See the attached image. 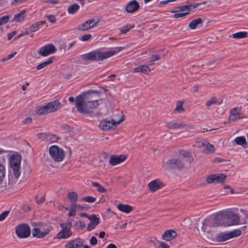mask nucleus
<instances>
[{
  "mask_svg": "<svg viewBox=\"0 0 248 248\" xmlns=\"http://www.w3.org/2000/svg\"><path fill=\"white\" fill-rule=\"evenodd\" d=\"M89 23L88 21H86L84 22H83L81 25H79L77 29L80 31H85L88 30H89L91 29L90 26H89Z\"/></svg>",
  "mask_w": 248,
  "mask_h": 248,
  "instance_id": "obj_38",
  "label": "nucleus"
},
{
  "mask_svg": "<svg viewBox=\"0 0 248 248\" xmlns=\"http://www.w3.org/2000/svg\"><path fill=\"white\" fill-rule=\"evenodd\" d=\"M162 186H163V184L159 179L153 180L148 184L150 190L151 191H155L159 189Z\"/></svg>",
  "mask_w": 248,
  "mask_h": 248,
  "instance_id": "obj_21",
  "label": "nucleus"
},
{
  "mask_svg": "<svg viewBox=\"0 0 248 248\" xmlns=\"http://www.w3.org/2000/svg\"><path fill=\"white\" fill-rule=\"evenodd\" d=\"M206 181L208 184L216 183L214 174L208 176L206 179Z\"/></svg>",
  "mask_w": 248,
  "mask_h": 248,
  "instance_id": "obj_51",
  "label": "nucleus"
},
{
  "mask_svg": "<svg viewBox=\"0 0 248 248\" xmlns=\"http://www.w3.org/2000/svg\"><path fill=\"white\" fill-rule=\"evenodd\" d=\"M158 245L156 248H170V246L167 243L160 241H157Z\"/></svg>",
  "mask_w": 248,
  "mask_h": 248,
  "instance_id": "obj_50",
  "label": "nucleus"
},
{
  "mask_svg": "<svg viewBox=\"0 0 248 248\" xmlns=\"http://www.w3.org/2000/svg\"><path fill=\"white\" fill-rule=\"evenodd\" d=\"M49 153L52 158L57 162L62 161L64 156L63 150L56 145H52L49 147Z\"/></svg>",
  "mask_w": 248,
  "mask_h": 248,
  "instance_id": "obj_7",
  "label": "nucleus"
},
{
  "mask_svg": "<svg viewBox=\"0 0 248 248\" xmlns=\"http://www.w3.org/2000/svg\"><path fill=\"white\" fill-rule=\"evenodd\" d=\"M46 106L47 108V112L51 113L57 111L59 108L62 107V104L58 100L47 103Z\"/></svg>",
  "mask_w": 248,
  "mask_h": 248,
  "instance_id": "obj_16",
  "label": "nucleus"
},
{
  "mask_svg": "<svg viewBox=\"0 0 248 248\" xmlns=\"http://www.w3.org/2000/svg\"><path fill=\"white\" fill-rule=\"evenodd\" d=\"M178 153V157L169 159L164 163L163 167L167 170H183L189 166L191 162L194 160L191 152L189 151L179 150Z\"/></svg>",
  "mask_w": 248,
  "mask_h": 248,
  "instance_id": "obj_1",
  "label": "nucleus"
},
{
  "mask_svg": "<svg viewBox=\"0 0 248 248\" xmlns=\"http://www.w3.org/2000/svg\"><path fill=\"white\" fill-rule=\"evenodd\" d=\"M134 71L135 72H140L146 74L149 73L151 71V70L147 65H142L135 68Z\"/></svg>",
  "mask_w": 248,
  "mask_h": 248,
  "instance_id": "obj_26",
  "label": "nucleus"
},
{
  "mask_svg": "<svg viewBox=\"0 0 248 248\" xmlns=\"http://www.w3.org/2000/svg\"><path fill=\"white\" fill-rule=\"evenodd\" d=\"M126 159V156L124 155H112L109 157V163L112 166H115L124 162Z\"/></svg>",
  "mask_w": 248,
  "mask_h": 248,
  "instance_id": "obj_13",
  "label": "nucleus"
},
{
  "mask_svg": "<svg viewBox=\"0 0 248 248\" xmlns=\"http://www.w3.org/2000/svg\"><path fill=\"white\" fill-rule=\"evenodd\" d=\"M47 108L46 104L44 106H39L36 108V113L39 115H43L45 114L49 113L47 112Z\"/></svg>",
  "mask_w": 248,
  "mask_h": 248,
  "instance_id": "obj_36",
  "label": "nucleus"
},
{
  "mask_svg": "<svg viewBox=\"0 0 248 248\" xmlns=\"http://www.w3.org/2000/svg\"><path fill=\"white\" fill-rule=\"evenodd\" d=\"M175 11H172L171 13H175L178 12H188V14L190 13V10L188 4L183 6H178L175 8Z\"/></svg>",
  "mask_w": 248,
  "mask_h": 248,
  "instance_id": "obj_32",
  "label": "nucleus"
},
{
  "mask_svg": "<svg viewBox=\"0 0 248 248\" xmlns=\"http://www.w3.org/2000/svg\"><path fill=\"white\" fill-rule=\"evenodd\" d=\"M224 212L226 226L236 225L239 223V217L236 214L230 211H224Z\"/></svg>",
  "mask_w": 248,
  "mask_h": 248,
  "instance_id": "obj_9",
  "label": "nucleus"
},
{
  "mask_svg": "<svg viewBox=\"0 0 248 248\" xmlns=\"http://www.w3.org/2000/svg\"><path fill=\"white\" fill-rule=\"evenodd\" d=\"M75 226L76 227H79L81 229H83L85 227L86 224L84 221H81V220H78L75 224Z\"/></svg>",
  "mask_w": 248,
  "mask_h": 248,
  "instance_id": "obj_57",
  "label": "nucleus"
},
{
  "mask_svg": "<svg viewBox=\"0 0 248 248\" xmlns=\"http://www.w3.org/2000/svg\"><path fill=\"white\" fill-rule=\"evenodd\" d=\"M161 56L159 55H153L150 57V59H152L154 62L155 61L159 60Z\"/></svg>",
  "mask_w": 248,
  "mask_h": 248,
  "instance_id": "obj_64",
  "label": "nucleus"
},
{
  "mask_svg": "<svg viewBox=\"0 0 248 248\" xmlns=\"http://www.w3.org/2000/svg\"><path fill=\"white\" fill-rule=\"evenodd\" d=\"M101 92L98 91L90 90L88 91L83 92L81 94L78 95L76 97H80L81 99L83 100L86 102L97 104V106L99 105L98 98L100 96Z\"/></svg>",
  "mask_w": 248,
  "mask_h": 248,
  "instance_id": "obj_4",
  "label": "nucleus"
},
{
  "mask_svg": "<svg viewBox=\"0 0 248 248\" xmlns=\"http://www.w3.org/2000/svg\"><path fill=\"white\" fill-rule=\"evenodd\" d=\"M241 108L235 107L233 108L231 111L229 115V119L231 121H234L236 119L240 118Z\"/></svg>",
  "mask_w": 248,
  "mask_h": 248,
  "instance_id": "obj_22",
  "label": "nucleus"
},
{
  "mask_svg": "<svg viewBox=\"0 0 248 248\" xmlns=\"http://www.w3.org/2000/svg\"><path fill=\"white\" fill-rule=\"evenodd\" d=\"M83 244V241L79 239H74L65 245L66 248H81Z\"/></svg>",
  "mask_w": 248,
  "mask_h": 248,
  "instance_id": "obj_19",
  "label": "nucleus"
},
{
  "mask_svg": "<svg viewBox=\"0 0 248 248\" xmlns=\"http://www.w3.org/2000/svg\"><path fill=\"white\" fill-rule=\"evenodd\" d=\"M59 139V137L56 135L48 134L47 136L46 141L50 143L56 142Z\"/></svg>",
  "mask_w": 248,
  "mask_h": 248,
  "instance_id": "obj_40",
  "label": "nucleus"
},
{
  "mask_svg": "<svg viewBox=\"0 0 248 248\" xmlns=\"http://www.w3.org/2000/svg\"><path fill=\"white\" fill-rule=\"evenodd\" d=\"M220 104V102H218L216 97H212L210 99L208 100L206 103V106L209 108L214 104Z\"/></svg>",
  "mask_w": 248,
  "mask_h": 248,
  "instance_id": "obj_41",
  "label": "nucleus"
},
{
  "mask_svg": "<svg viewBox=\"0 0 248 248\" xmlns=\"http://www.w3.org/2000/svg\"><path fill=\"white\" fill-rule=\"evenodd\" d=\"M75 106L79 113L87 115H91L93 112V109L98 107L97 104H90L81 99L79 97L76 98Z\"/></svg>",
  "mask_w": 248,
  "mask_h": 248,
  "instance_id": "obj_3",
  "label": "nucleus"
},
{
  "mask_svg": "<svg viewBox=\"0 0 248 248\" xmlns=\"http://www.w3.org/2000/svg\"><path fill=\"white\" fill-rule=\"evenodd\" d=\"M5 167L2 164L0 163V185L1 184L5 177Z\"/></svg>",
  "mask_w": 248,
  "mask_h": 248,
  "instance_id": "obj_43",
  "label": "nucleus"
},
{
  "mask_svg": "<svg viewBox=\"0 0 248 248\" xmlns=\"http://www.w3.org/2000/svg\"><path fill=\"white\" fill-rule=\"evenodd\" d=\"M52 229L51 227H48L42 232L38 228H35L32 230V235L37 238H44L49 233Z\"/></svg>",
  "mask_w": 248,
  "mask_h": 248,
  "instance_id": "obj_12",
  "label": "nucleus"
},
{
  "mask_svg": "<svg viewBox=\"0 0 248 248\" xmlns=\"http://www.w3.org/2000/svg\"><path fill=\"white\" fill-rule=\"evenodd\" d=\"M90 243L92 245H95L97 243V240L95 236H92L90 240Z\"/></svg>",
  "mask_w": 248,
  "mask_h": 248,
  "instance_id": "obj_61",
  "label": "nucleus"
},
{
  "mask_svg": "<svg viewBox=\"0 0 248 248\" xmlns=\"http://www.w3.org/2000/svg\"><path fill=\"white\" fill-rule=\"evenodd\" d=\"M15 231L17 236L20 238H27L31 234L30 227L26 223L20 224L17 225Z\"/></svg>",
  "mask_w": 248,
  "mask_h": 248,
  "instance_id": "obj_8",
  "label": "nucleus"
},
{
  "mask_svg": "<svg viewBox=\"0 0 248 248\" xmlns=\"http://www.w3.org/2000/svg\"><path fill=\"white\" fill-rule=\"evenodd\" d=\"M46 23L45 21H40L32 24L30 26V30L31 32L36 31L39 29V27L44 25Z\"/></svg>",
  "mask_w": 248,
  "mask_h": 248,
  "instance_id": "obj_31",
  "label": "nucleus"
},
{
  "mask_svg": "<svg viewBox=\"0 0 248 248\" xmlns=\"http://www.w3.org/2000/svg\"><path fill=\"white\" fill-rule=\"evenodd\" d=\"M67 197L71 202V204H77L76 203L78 200V196L74 191L70 192L68 193Z\"/></svg>",
  "mask_w": 248,
  "mask_h": 248,
  "instance_id": "obj_29",
  "label": "nucleus"
},
{
  "mask_svg": "<svg viewBox=\"0 0 248 248\" xmlns=\"http://www.w3.org/2000/svg\"><path fill=\"white\" fill-rule=\"evenodd\" d=\"M124 116H122L121 118L118 121H115L113 119L108 120L107 119L102 120L99 124L100 128L103 131H107L114 129L117 124H119L121 122L124 121Z\"/></svg>",
  "mask_w": 248,
  "mask_h": 248,
  "instance_id": "obj_6",
  "label": "nucleus"
},
{
  "mask_svg": "<svg viewBox=\"0 0 248 248\" xmlns=\"http://www.w3.org/2000/svg\"><path fill=\"white\" fill-rule=\"evenodd\" d=\"M229 233L230 238H232L239 236L241 233V232L240 230L237 229L229 232Z\"/></svg>",
  "mask_w": 248,
  "mask_h": 248,
  "instance_id": "obj_45",
  "label": "nucleus"
},
{
  "mask_svg": "<svg viewBox=\"0 0 248 248\" xmlns=\"http://www.w3.org/2000/svg\"><path fill=\"white\" fill-rule=\"evenodd\" d=\"M202 19L201 18H198L192 20L188 24V27L191 30L195 29L198 25L202 24Z\"/></svg>",
  "mask_w": 248,
  "mask_h": 248,
  "instance_id": "obj_28",
  "label": "nucleus"
},
{
  "mask_svg": "<svg viewBox=\"0 0 248 248\" xmlns=\"http://www.w3.org/2000/svg\"><path fill=\"white\" fill-rule=\"evenodd\" d=\"M61 128L68 132H70L72 131L73 128L69 125L67 124H63L61 126Z\"/></svg>",
  "mask_w": 248,
  "mask_h": 248,
  "instance_id": "obj_52",
  "label": "nucleus"
},
{
  "mask_svg": "<svg viewBox=\"0 0 248 248\" xmlns=\"http://www.w3.org/2000/svg\"><path fill=\"white\" fill-rule=\"evenodd\" d=\"M81 201L90 203H92L96 201V198L92 196H86L82 198Z\"/></svg>",
  "mask_w": 248,
  "mask_h": 248,
  "instance_id": "obj_49",
  "label": "nucleus"
},
{
  "mask_svg": "<svg viewBox=\"0 0 248 248\" xmlns=\"http://www.w3.org/2000/svg\"><path fill=\"white\" fill-rule=\"evenodd\" d=\"M57 51V48L51 44H49L41 47L38 53L42 56H47L50 54L54 53Z\"/></svg>",
  "mask_w": 248,
  "mask_h": 248,
  "instance_id": "obj_11",
  "label": "nucleus"
},
{
  "mask_svg": "<svg viewBox=\"0 0 248 248\" xmlns=\"http://www.w3.org/2000/svg\"><path fill=\"white\" fill-rule=\"evenodd\" d=\"M215 178L216 183H221L225 181L226 178V176L223 173L220 174H214Z\"/></svg>",
  "mask_w": 248,
  "mask_h": 248,
  "instance_id": "obj_35",
  "label": "nucleus"
},
{
  "mask_svg": "<svg viewBox=\"0 0 248 248\" xmlns=\"http://www.w3.org/2000/svg\"><path fill=\"white\" fill-rule=\"evenodd\" d=\"M47 20L52 23H55L56 22V18L54 15H49L47 16Z\"/></svg>",
  "mask_w": 248,
  "mask_h": 248,
  "instance_id": "obj_60",
  "label": "nucleus"
},
{
  "mask_svg": "<svg viewBox=\"0 0 248 248\" xmlns=\"http://www.w3.org/2000/svg\"><path fill=\"white\" fill-rule=\"evenodd\" d=\"M100 17H94L88 20L87 21L89 25V26H90L91 29L93 27L96 26L98 24V23L100 21Z\"/></svg>",
  "mask_w": 248,
  "mask_h": 248,
  "instance_id": "obj_33",
  "label": "nucleus"
},
{
  "mask_svg": "<svg viewBox=\"0 0 248 248\" xmlns=\"http://www.w3.org/2000/svg\"><path fill=\"white\" fill-rule=\"evenodd\" d=\"M211 220L209 219H204V220L202 222V230L203 232H206V227L210 225V224L211 223Z\"/></svg>",
  "mask_w": 248,
  "mask_h": 248,
  "instance_id": "obj_47",
  "label": "nucleus"
},
{
  "mask_svg": "<svg viewBox=\"0 0 248 248\" xmlns=\"http://www.w3.org/2000/svg\"><path fill=\"white\" fill-rule=\"evenodd\" d=\"M225 212L222 211L217 214L213 219V223L215 226H226Z\"/></svg>",
  "mask_w": 248,
  "mask_h": 248,
  "instance_id": "obj_14",
  "label": "nucleus"
},
{
  "mask_svg": "<svg viewBox=\"0 0 248 248\" xmlns=\"http://www.w3.org/2000/svg\"><path fill=\"white\" fill-rule=\"evenodd\" d=\"M79 8V6L78 4H74L71 5L68 9V12L70 14H75Z\"/></svg>",
  "mask_w": 248,
  "mask_h": 248,
  "instance_id": "obj_39",
  "label": "nucleus"
},
{
  "mask_svg": "<svg viewBox=\"0 0 248 248\" xmlns=\"http://www.w3.org/2000/svg\"><path fill=\"white\" fill-rule=\"evenodd\" d=\"M230 238L229 232H220L216 236V240L217 242H222L226 241Z\"/></svg>",
  "mask_w": 248,
  "mask_h": 248,
  "instance_id": "obj_23",
  "label": "nucleus"
},
{
  "mask_svg": "<svg viewBox=\"0 0 248 248\" xmlns=\"http://www.w3.org/2000/svg\"><path fill=\"white\" fill-rule=\"evenodd\" d=\"M92 184L93 186L97 187V190L98 192L100 193H104L106 192V189L99 183L97 182H92Z\"/></svg>",
  "mask_w": 248,
  "mask_h": 248,
  "instance_id": "obj_44",
  "label": "nucleus"
},
{
  "mask_svg": "<svg viewBox=\"0 0 248 248\" xmlns=\"http://www.w3.org/2000/svg\"><path fill=\"white\" fill-rule=\"evenodd\" d=\"M117 208L125 213H129L133 210V207L127 204H119L117 205Z\"/></svg>",
  "mask_w": 248,
  "mask_h": 248,
  "instance_id": "obj_24",
  "label": "nucleus"
},
{
  "mask_svg": "<svg viewBox=\"0 0 248 248\" xmlns=\"http://www.w3.org/2000/svg\"><path fill=\"white\" fill-rule=\"evenodd\" d=\"M187 3H188L189 7L190 8V10L191 11L192 9L196 8L199 5L201 4L200 3L193 2V3H189L188 1H186Z\"/></svg>",
  "mask_w": 248,
  "mask_h": 248,
  "instance_id": "obj_55",
  "label": "nucleus"
},
{
  "mask_svg": "<svg viewBox=\"0 0 248 248\" xmlns=\"http://www.w3.org/2000/svg\"><path fill=\"white\" fill-rule=\"evenodd\" d=\"M10 16L8 15L0 17V26L5 24L8 22Z\"/></svg>",
  "mask_w": 248,
  "mask_h": 248,
  "instance_id": "obj_48",
  "label": "nucleus"
},
{
  "mask_svg": "<svg viewBox=\"0 0 248 248\" xmlns=\"http://www.w3.org/2000/svg\"><path fill=\"white\" fill-rule=\"evenodd\" d=\"M52 62H53V58H49L47 61L38 64L36 67V69L37 70H41V69H43V68H44L47 65L52 63Z\"/></svg>",
  "mask_w": 248,
  "mask_h": 248,
  "instance_id": "obj_37",
  "label": "nucleus"
},
{
  "mask_svg": "<svg viewBox=\"0 0 248 248\" xmlns=\"http://www.w3.org/2000/svg\"><path fill=\"white\" fill-rule=\"evenodd\" d=\"M26 13V10H22L21 12L18 14H16L14 16V19L12 21H16L18 22H21L24 20L25 14Z\"/></svg>",
  "mask_w": 248,
  "mask_h": 248,
  "instance_id": "obj_25",
  "label": "nucleus"
},
{
  "mask_svg": "<svg viewBox=\"0 0 248 248\" xmlns=\"http://www.w3.org/2000/svg\"><path fill=\"white\" fill-rule=\"evenodd\" d=\"M60 226L61 231L57 234L56 238L58 239H67L72 235L71 229L67 227L65 225L61 224Z\"/></svg>",
  "mask_w": 248,
  "mask_h": 248,
  "instance_id": "obj_10",
  "label": "nucleus"
},
{
  "mask_svg": "<svg viewBox=\"0 0 248 248\" xmlns=\"http://www.w3.org/2000/svg\"><path fill=\"white\" fill-rule=\"evenodd\" d=\"M124 49L122 47H116L114 50L101 51L96 49L81 55L83 61H100L115 55Z\"/></svg>",
  "mask_w": 248,
  "mask_h": 248,
  "instance_id": "obj_2",
  "label": "nucleus"
},
{
  "mask_svg": "<svg viewBox=\"0 0 248 248\" xmlns=\"http://www.w3.org/2000/svg\"><path fill=\"white\" fill-rule=\"evenodd\" d=\"M157 241H158V240L155 237H152L150 238V242L153 243L156 248L157 247V246L158 245Z\"/></svg>",
  "mask_w": 248,
  "mask_h": 248,
  "instance_id": "obj_63",
  "label": "nucleus"
},
{
  "mask_svg": "<svg viewBox=\"0 0 248 248\" xmlns=\"http://www.w3.org/2000/svg\"><path fill=\"white\" fill-rule=\"evenodd\" d=\"M188 15V12H186L185 13H174V14L173 16V17L175 18H178L180 17H183L184 16H187Z\"/></svg>",
  "mask_w": 248,
  "mask_h": 248,
  "instance_id": "obj_53",
  "label": "nucleus"
},
{
  "mask_svg": "<svg viewBox=\"0 0 248 248\" xmlns=\"http://www.w3.org/2000/svg\"><path fill=\"white\" fill-rule=\"evenodd\" d=\"M37 136L39 139L41 140H42L46 141V138L47 136H48V134L46 133H38Z\"/></svg>",
  "mask_w": 248,
  "mask_h": 248,
  "instance_id": "obj_54",
  "label": "nucleus"
},
{
  "mask_svg": "<svg viewBox=\"0 0 248 248\" xmlns=\"http://www.w3.org/2000/svg\"><path fill=\"white\" fill-rule=\"evenodd\" d=\"M140 8L139 4L136 0H133L129 2L125 7L126 12L131 13L135 12Z\"/></svg>",
  "mask_w": 248,
  "mask_h": 248,
  "instance_id": "obj_18",
  "label": "nucleus"
},
{
  "mask_svg": "<svg viewBox=\"0 0 248 248\" xmlns=\"http://www.w3.org/2000/svg\"><path fill=\"white\" fill-rule=\"evenodd\" d=\"M90 220V223L88 224L87 230L88 231H91L94 229L100 223L99 218L94 214H92L89 217Z\"/></svg>",
  "mask_w": 248,
  "mask_h": 248,
  "instance_id": "obj_15",
  "label": "nucleus"
},
{
  "mask_svg": "<svg viewBox=\"0 0 248 248\" xmlns=\"http://www.w3.org/2000/svg\"><path fill=\"white\" fill-rule=\"evenodd\" d=\"M165 124L167 127L171 129H183L186 124L183 123H178L176 121H173L170 122H166Z\"/></svg>",
  "mask_w": 248,
  "mask_h": 248,
  "instance_id": "obj_20",
  "label": "nucleus"
},
{
  "mask_svg": "<svg viewBox=\"0 0 248 248\" xmlns=\"http://www.w3.org/2000/svg\"><path fill=\"white\" fill-rule=\"evenodd\" d=\"M184 102L182 101H178L177 102L176 107L174 109V112H180V111L183 110V104Z\"/></svg>",
  "mask_w": 248,
  "mask_h": 248,
  "instance_id": "obj_46",
  "label": "nucleus"
},
{
  "mask_svg": "<svg viewBox=\"0 0 248 248\" xmlns=\"http://www.w3.org/2000/svg\"><path fill=\"white\" fill-rule=\"evenodd\" d=\"M37 198H38V195H36L35 196V199L36 201V202L38 203V204H41L42 203V202H43L44 201H45V196H42L40 199L39 200H37Z\"/></svg>",
  "mask_w": 248,
  "mask_h": 248,
  "instance_id": "obj_59",
  "label": "nucleus"
},
{
  "mask_svg": "<svg viewBox=\"0 0 248 248\" xmlns=\"http://www.w3.org/2000/svg\"><path fill=\"white\" fill-rule=\"evenodd\" d=\"M9 211H5L0 214V221L4 220L9 215Z\"/></svg>",
  "mask_w": 248,
  "mask_h": 248,
  "instance_id": "obj_56",
  "label": "nucleus"
},
{
  "mask_svg": "<svg viewBox=\"0 0 248 248\" xmlns=\"http://www.w3.org/2000/svg\"><path fill=\"white\" fill-rule=\"evenodd\" d=\"M77 204H71L70 208L69 209V213H68V217H74L76 214Z\"/></svg>",
  "mask_w": 248,
  "mask_h": 248,
  "instance_id": "obj_42",
  "label": "nucleus"
},
{
  "mask_svg": "<svg viewBox=\"0 0 248 248\" xmlns=\"http://www.w3.org/2000/svg\"><path fill=\"white\" fill-rule=\"evenodd\" d=\"M232 37L234 38L242 39L248 37V32L247 31H240L232 34Z\"/></svg>",
  "mask_w": 248,
  "mask_h": 248,
  "instance_id": "obj_34",
  "label": "nucleus"
},
{
  "mask_svg": "<svg viewBox=\"0 0 248 248\" xmlns=\"http://www.w3.org/2000/svg\"><path fill=\"white\" fill-rule=\"evenodd\" d=\"M177 236L176 232L173 230L166 231L162 235V239L164 240L170 241Z\"/></svg>",
  "mask_w": 248,
  "mask_h": 248,
  "instance_id": "obj_17",
  "label": "nucleus"
},
{
  "mask_svg": "<svg viewBox=\"0 0 248 248\" xmlns=\"http://www.w3.org/2000/svg\"><path fill=\"white\" fill-rule=\"evenodd\" d=\"M202 146L204 147V149H205V152L206 153H209L214 151V146L207 141L202 142Z\"/></svg>",
  "mask_w": 248,
  "mask_h": 248,
  "instance_id": "obj_30",
  "label": "nucleus"
},
{
  "mask_svg": "<svg viewBox=\"0 0 248 248\" xmlns=\"http://www.w3.org/2000/svg\"><path fill=\"white\" fill-rule=\"evenodd\" d=\"M120 30L122 33H125L129 31V29L127 26H125L120 28Z\"/></svg>",
  "mask_w": 248,
  "mask_h": 248,
  "instance_id": "obj_62",
  "label": "nucleus"
},
{
  "mask_svg": "<svg viewBox=\"0 0 248 248\" xmlns=\"http://www.w3.org/2000/svg\"><path fill=\"white\" fill-rule=\"evenodd\" d=\"M21 158V155L16 154L12 155L9 160L10 166L13 169L14 176L16 179H18L20 175V168Z\"/></svg>",
  "mask_w": 248,
  "mask_h": 248,
  "instance_id": "obj_5",
  "label": "nucleus"
},
{
  "mask_svg": "<svg viewBox=\"0 0 248 248\" xmlns=\"http://www.w3.org/2000/svg\"><path fill=\"white\" fill-rule=\"evenodd\" d=\"M234 141L237 145L242 146L243 147L246 148L248 146V144L246 139L243 136L237 137L234 140Z\"/></svg>",
  "mask_w": 248,
  "mask_h": 248,
  "instance_id": "obj_27",
  "label": "nucleus"
},
{
  "mask_svg": "<svg viewBox=\"0 0 248 248\" xmlns=\"http://www.w3.org/2000/svg\"><path fill=\"white\" fill-rule=\"evenodd\" d=\"M92 37V35L91 34H86L83 35L80 39L83 41H88Z\"/></svg>",
  "mask_w": 248,
  "mask_h": 248,
  "instance_id": "obj_58",
  "label": "nucleus"
}]
</instances>
